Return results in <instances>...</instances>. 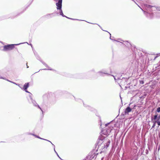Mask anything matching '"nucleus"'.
I'll list each match as a JSON object with an SVG mask.
<instances>
[{"label":"nucleus","instance_id":"423d86ee","mask_svg":"<svg viewBox=\"0 0 160 160\" xmlns=\"http://www.w3.org/2000/svg\"><path fill=\"white\" fill-rule=\"evenodd\" d=\"M98 73L101 76H104L103 74L107 75L108 76H110V74L108 73L106 70L104 69L98 71Z\"/></svg>","mask_w":160,"mask_h":160},{"label":"nucleus","instance_id":"bb28decb","mask_svg":"<svg viewBox=\"0 0 160 160\" xmlns=\"http://www.w3.org/2000/svg\"><path fill=\"white\" fill-rule=\"evenodd\" d=\"M72 20H78V21H82V20H80V19H74V18H72Z\"/></svg>","mask_w":160,"mask_h":160},{"label":"nucleus","instance_id":"f03ea898","mask_svg":"<svg viewBox=\"0 0 160 160\" xmlns=\"http://www.w3.org/2000/svg\"><path fill=\"white\" fill-rule=\"evenodd\" d=\"M62 0H58V2L56 3V5L57 6V9L59 10V12L60 14L62 17H65V15L63 14L62 10Z\"/></svg>","mask_w":160,"mask_h":160},{"label":"nucleus","instance_id":"79ce46f5","mask_svg":"<svg viewBox=\"0 0 160 160\" xmlns=\"http://www.w3.org/2000/svg\"><path fill=\"white\" fill-rule=\"evenodd\" d=\"M98 25V26H99V27L100 28H101L102 29V27H101L100 26H99V25Z\"/></svg>","mask_w":160,"mask_h":160},{"label":"nucleus","instance_id":"7ed1b4c3","mask_svg":"<svg viewBox=\"0 0 160 160\" xmlns=\"http://www.w3.org/2000/svg\"><path fill=\"white\" fill-rule=\"evenodd\" d=\"M21 43H20V44ZM18 44H11L6 45L4 46L3 50L4 51H7L8 50H11L14 48L15 45H19Z\"/></svg>","mask_w":160,"mask_h":160},{"label":"nucleus","instance_id":"a211bd4d","mask_svg":"<svg viewBox=\"0 0 160 160\" xmlns=\"http://www.w3.org/2000/svg\"><path fill=\"white\" fill-rule=\"evenodd\" d=\"M157 118L158 119V115L156 114V115H155L153 116V118H152V120L153 119L155 120H156Z\"/></svg>","mask_w":160,"mask_h":160},{"label":"nucleus","instance_id":"ea45409f","mask_svg":"<svg viewBox=\"0 0 160 160\" xmlns=\"http://www.w3.org/2000/svg\"><path fill=\"white\" fill-rule=\"evenodd\" d=\"M57 155V156L58 157L59 156L58 155V153H56Z\"/></svg>","mask_w":160,"mask_h":160},{"label":"nucleus","instance_id":"4468645a","mask_svg":"<svg viewBox=\"0 0 160 160\" xmlns=\"http://www.w3.org/2000/svg\"><path fill=\"white\" fill-rule=\"evenodd\" d=\"M29 86V84L28 82L25 83L23 86V89L26 90L28 88Z\"/></svg>","mask_w":160,"mask_h":160},{"label":"nucleus","instance_id":"5701e85b","mask_svg":"<svg viewBox=\"0 0 160 160\" xmlns=\"http://www.w3.org/2000/svg\"><path fill=\"white\" fill-rule=\"evenodd\" d=\"M26 92H28V93H29L30 94V95H29V96H31L32 95V94L30 93L27 90V89H26V90H24Z\"/></svg>","mask_w":160,"mask_h":160},{"label":"nucleus","instance_id":"6e6552de","mask_svg":"<svg viewBox=\"0 0 160 160\" xmlns=\"http://www.w3.org/2000/svg\"><path fill=\"white\" fill-rule=\"evenodd\" d=\"M40 61L43 64V65H45L46 67L48 68V69L45 68V69H41L38 71L37 72H35V73H37V72H38L40 70H53V71L54 70H53V69H52L51 68H50L49 67L48 65L47 64H46L45 62H44L42 61L41 60H40Z\"/></svg>","mask_w":160,"mask_h":160},{"label":"nucleus","instance_id":"aec40b11","mask_svg":"<svg viewBox=\"0 0 160 160\" xmlns=\"http://www.w3.org/2000/svg\"><path fill=\"white\" fill-rule=\"evenodd\" d=\"M156 122H157V121H155L154 122H153V125H152V127L151 129L152 128H154L155 126L156 123Z\"/></svg>","mask_w":160,"mask_h":160},{"label":"nucleus","instance_id":"4c0bfd02","mask_svg":"<svg viewBox=\"0 0 160 160\" xmlns=\"http://www.w3.org/2000/svg\"><path fill=\"white\" fill-rule=\"evenodd\" d=\"M38 138L40 139L41 138V137H39V136H38Z\"/></svg>","mask_w":160,"mask_h":160},{"label":"nucleus","instance_id":"c03bdc74","mask_svg":"<svg viewBox=\"0 0 160 160\" xmlns=\"http://www.w3.org/2000/svg\"><path fill=\"white\" fill-rule=\"evenodd\" d=\"M103 158H102V160H102Z\"/></svg>","mask_w":160,"mask_h":160},{"label":"nucleus","instance_id":"393cba45","mask_svg":"<svg viewBox=\"0 0 160 160\" xmlns=\"http://www.w3.org/2000/svg\"><path fill=\"white\" fill-rule=\"evenodd\" d=\"M157 112H160V107H158L157 109Z\"/></svg>","mask_w":160,"mask_h":160},{"label":"nucleus","instance_id":"ddd939ff","mask_svg":"<svg viewBox=\"0 0 160 160\" xmlns=\"http://www.w3.org/2000/svg\"><path fill=\"white\" fill-rule=\"evenodd\" d=\"M158 57V56H157L154 57H153V56H151L150 57H148V60L149 61H151L152 59H153V60H155V59Z\"/></svg>","mask_w":160,"mask_h":160},{"label":"nucleus","instance_id":"6ab92c4d","mask_svg":"<svg viewBox=\"0 0 160 160\" xmlns=\"http://www.w3.org/2000/svg\"><path fill=\"white\" fill-rule=\"evenodd\" d=\"M147 9H148V10H149L151 12L153 11H156V9H155V8H152L151 9L148 8H147Z\"/></svg>","mask_w":160,"mask_h":160},{"label":"nucleus","instance_id":"20e7f679","mask_svg":"<svg viewBox=\"0 0 160 160\" xmlns=\"http://www.w3.org/2000/svg\"><path fill=\"white\" fill-rule=\"evenodd\" d=\"M110 122L108 123L105 124V126L106 127V128L102 131V133L104 135L108 136L109 135L111 130V129L108 128H107V127L110 124Z\"/></svg>","mask_w":160,"mask_h":160},{"label":"nucleus","instance_id":"cd10ccee","mask_svg":"<svg viewBox=\"0 0 160 160\" xmlns=\"http://www.w3.org/2000/svg\"><path fill=\"white\" fill-rule=\"evenodd\" d=\"M7 81H9V82H12V83H13L15 84H16V85H17V84H16L15 82H12L11 81H10V80H8V79H7Z\"/></svg>","mask_w":160,"mask_h":160},{"label":"nucleus","instance_id":"c9c22d12","mask_svg":"<svg viewBox=\"0 0 160 160\" xmlns=\"http://www.w3.org/2000/svg\"><path fill=\"white\" fill-rule=\"evenodd\" d=\"M38 135H35V137L37 138H38Z\"/></svg>","mask_w":160,"mask_h":160},{"label":"nucleus","instance_id":"a18cd8bd","mask_svg":"<svg viewBox=\"0 0 160 160\" xmlns=\"http://www.w3.org/2000/svg\"><path fill=\"white\" fill-rule=\"evenodd\" d=\"M30 45L31 46H32V44H31Z\"/></svg>","mask_w":160,"mask_h":160},{"label":"nucleus","instance_id":"a19ab883","mask_svg":"<svg viewBox=\"0 0 160 160\" xmlns=\"http://www.w3.org/2000/svg\"><path fill=\"white\" fill-rule=\"evenodd\" d=\"M58 157L59 158H60V159H61V160H63L62 159H61V158H60V157L59 156Z\"/></svg>","mask_w":160,"mask_h":160},{"label":"nucleus","instance_id":"f257e3e1","mask_svg":"<svg viewBox=\"0 0 160 160\" xmlns=\"http://www.w3.org/2000/svg\"><path fill=\"white\" fill-rule=\"evenodd\" d=\"M129 78H122L121 79L120 78H117V82L119 84V85L124 86L127 84V81L128 80Z\"/></svg>","mask_w":160,"mask_h":160},{"label":"nucleus","instance_id":"72a5a7b5","mask_svg":"<svg viewBox=\"0 0 160 160\" xmlns=\"http://www.w3.org/2000/svg\"><path fill=\"white\" fill-rule=\"evenodd\" d=\"M66 17V18H68V19H69V18H70L68 17H67L66 16H65V17Z\"/></svg>","mask_w":160,"mask_h":160},{"label":"nucleus","instance_id":"e433bc0d","mask_svg":"<svg viewBox=\"0 0 160 160\" xmlns=\"http://www.w3.org/2000/svg\"><path fill=\"white\" fill-rule=\"evenodd\" d=\"M26 65H27V68H28L29 67L28 66L27 63H26Z\"/></svg>","mask_w":160,"mask_h":160},{"label":"nucleus","instance_id":"49530a36","mask_svg":"<svg viewBox=\"0 0 160 160\" xmlns=\"http://www.w3.org/2000/svg\"><path fill=\"white\" fill-rule=\"evenodd\" d=\"M134 2H135V3L136 4V2H135L134 1Z\"/></svg>","mask_w":160,"mask_h":160},{"label":"nucleus","instance_id":"f704fd0d","mask_svg":"<svg viewBox=\"0 0 160 160\" xmlns=\"http://www.w3.org/2000/svg\"><path fill=\"white\" fill-rule=\"evenodd\" d=\"M91 71L95 72V70L94 69H92Z\"/></svg>","mask_w":160,"mask_h":160},{"label":"nucleus","instance_id":"0eeeda50","mask_svg":"<svg viewBox=\"0 0 160 160\" xmlns=\"http://www.w3.org/2000/svg\"><path fill=\"white\" fill-rule=\"evenodd\" d=\"M145 7L147 8H150V9H151L152 8H155V9H156L157 11H160V7L159 6L157 7L150 5H149L146 4Z\"/></svg>","mask_w":160,"mask_h":160},{"label":"nucleus","instance_id":"2eb2a0df","mask_svg":"<svg viewBox=\"0 0 160 160\" xmlns=\"http://www.w3.org/2000/svg\"><path fill=\"white\" fill-rule=\"evenodd\" d=\"M83 105L86 108H87L88 109L90 110H91L92 111L93 108H92L91 107L87 105V104L84 103H83Z\"/></svg>","mask_w":160,"mask_h":160},{"label":"nucleus","instance_id":"7c9ffc66","mask_svg":"<svg viewBox=\"0 0 160 160\" xmlns=\"http://www.w3.org/2000/svg\"><path fill=\"white\" fill-rule=\"evenodd\" d=\"M109 33V34L110 35V39L111 40H112L116 41L115 40H113L112 38H111V34L110 33Z\"/></svg>","mask_w":160,"mask_h":160},{"label":"nucleus","instance_id":"a878e982","mask_svg":"<svg viewBox=\"0 0 160 160\" xmlns=\"http://www.w3.org/2000/svg\"><path fill=\"white\" fill-rule=\"evenodd\" d=\"M41 139H42V140H46V141H48V142H50V141L48 140H47V139H44V138H40Z\"/></svg>","mask_w":160,"mask_h":160},{"label":"nucleus","instance_id":"58836bf2","mask_svg":"<svg viewBox=\"0 0 160 160\" xmlns=\"http://www.w3.org/2000/svg\"><path fill=\"white\" fill-rule=\"evenodd\" d=\"M54 151L56 153H57V152H56V151L55 149V150H54Z\"/></svg>","mask_w":160,"mask_h":160},{"label":"nucleus","instance_id":"f8f14e48","mask_svg":"<svg viewBox=\"0 0 160 160\" xmlns=\"http://www.w3.org/2000/svg\"><path fill=\"white\" fill-rule=\"evenodd\" d=\"M123 42L124 43L123 44L127 47H129L131 46V44L129 42H128V41H123Z\"/></svg>","mask_w":160,"mask_h":160},{"label":"nucleus","instance_id":"2f4dec72","mask_svg":"<svg viewBox=\"0 0 160 160\" xmlns=\"http://www.w3.org/2000/svg\"><path fill=\"white\" fill-rule=\"evenodd\" d=\"M31 135H32L35 137V134H33V133H32V134H31Z\"/></svg>","mask_w":160,"mask_h":160},{"label":"nucleus","instance_id":"9b49d317","mask_svg":"<svg viewBox=\"0 0 160 160\" xmlns=\"http://www.w3.org/2000/svg\"><path fill=\"white\" fill-rule=\"evenodd\" d=\"M128 106L132 110V109H135V108L136 107V105L135 104L132 105V103H130L128 105Z\"/></svg>","mask_w":160,"mask_h":160},{"label":"nucleus","instance_id":"412c9836","mask_svg":"<svg viewBox=\"0 0 160 160\" xmlns=\"http://www.w3.org/2000/svg\"><path fill=\"white\" fill-rule=\"evenodd\" d=\"M110 76H113V78H114V80L116 82H117V78H116L115 76H113V75H111V74H110ZM117 78L118 77L117 76Z\"/></svg>","mask_w":160,"mask_h":160},{"label":"nucleus","instance_id":"f3484780","mask_svg":"<svg viewBox=\"0 0 160 160\" xmlns=\"http://www.w3.org/2000/svg\"><path fill=\"white\" fill-rule=\"evenodd\" d=\"M98 154V153H93L91 157V158H95V159L96 158L97 155Z\"/></svg>","mask_w":160,"mask_h":160},{"label":"nucleus","instance_id":"9d476101","mask_svg":"<svg viewBox=\"0 0 160 160\" xmlns=\"http://www.w3.org/2000/svg\"><path fill=\"white\" fill-rule=\"evenodd\" d=\"M132 109L128 106L125 109V111L124 112V114L127 115L128 114V113L132 111Z\"/></svg>","mask_w":160,"mask_h":160},{"label":"nucleus","instance_id":"37998d69","mask_svg":"<svg viewBox=\"0 0 160 160\" xmlns=\"http://www.w3.org/2000/svg\"><path fill=\"white\" fill-rule=\"evenodd\" d=\"M69 19H71V20H72V18H69Z\"/></svg>","mask_w":160,"mask_h":160},{"label":"nucleus","instance_id":"dca6fc26","mask_svg":"<svg viewBox=\"0 0 160 160\" xmlns=\"http://www.w3.org/2000/svg\"><path fill=\"white\" fill-rule=\"evenodd\" d=\"M110 143V141L109 140L108 142H107V143H106V145H104V144H103L104 148H107V147H108L109 146V144Z\"/></svg>","mask_w":160,"mask_h":160},{"label":"nucleus","instance_id":"c85d7f7f","mask_svg":"<svg viewBox=\"0 0 160 160\" xmlns=\"http://www.w3.org/2000/svg\"><path fill=\"white\" fill-rule=\"evenodd\" d=\"M140 83L143 84L144 83V81L142 80H141L140 81Z\"/></svg>","mask_w":160,"mask_h":160},{"label":"nucleus","instance_id":"c756f323","mask_svg":"<svg viewBox=\"0 0 160 160\" xmlns=\"http://www.w3.org/2000/svg\"><path fill=\"white\" fill-rule=\"evenodd\" d=\"M0 78H2V79H3L5 80H7V79L6 78H3V77H0Z\"/></svg>","mask_w":160,"mask_h":160},{"label":"nucleus","instance_id":"4be33fe9","mask_svg":"<svg viewBox=\"0 0 160 160\" xmlns=\"http://www.w3.org/2000/svg\"><path fill=\"white\" fill-rule=\"evenodd\" d=\"M158 126H160V121L159 120V119H158L157 121V122Z\"/></svg>","mask_w":160,"mask_h":160},{"label":"nucleus","instance_id":"39448f33","mask_svg":"<svg viewBox=\"0 0 160 160\" xmlns=\"http://www.w3.org/2000/svg\"><path fill=\"white\" fill-rule=\"evenodd\" d=\"M30 98L31 100L32 101V103L33 105L35 107H37L41 111L42 114H43V112L41 108L40 107V106L37 104V103L34 100L32 99L31 96H30Z\"/></svg>","mask_w":160,"mask_h":160},{"label":"nucleus","instance_id":"473e14b6","mask_svg":"<svg viewBox=\"0 0 160 160\" xmlns=\"http://www.w3.org/2000/svg\"><path fill=\"white\" fill-rule=\"evenodd\" d=\"M31 134H32V133H29V132H28V133H27V134H28V135H31Z\"/></svg>","mask_w":160,"mask_h":160},{"label":"nucleus","instance_id":"1a4fd4ad","mask_svg":"<svg viewBox=\"0 0 160 160\" xmlns=\"http://www.w3.org/2000/svg\"><path fill=\"white\" fill-rule=\"evenodd\" d=\"M104 137L101 135H100L98 139L97 142L98 144V147H99L100 145V143H101L102 144V140L104 139Z\"/></svg>","mask_w":160,"mask_h":160},{"label":"nucleus","instance_id":"b1692460","mask_svg":"<svg viewBox=\"0 0 160 160\" xmlns=\"http://www.w3.org/2000/svg\"><path fill=\"white\" fill-rule=\"evenodd\" d=\"M50 142L51 143V144L52 145V147L54 149V150H55V145L53 143H52L50 141V142Z\"/></svg>","mask_w":160,"mask_h":160}]
</instances>
